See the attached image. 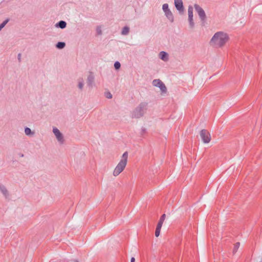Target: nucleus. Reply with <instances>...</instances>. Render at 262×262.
I'll return each mask as SVG.
<instances>
[{
  "instance_id": "obj_8",
  "label": "nucleus",
  "mask_w": 262,
  "mask_h": 262,
  "mask_svg": "<svg viewBox=\"0 0 262 262\" xmlns=\"http://www.w3.org/2000/svg\"><path fill=\"white\" fill-rule=\"evenodd\" d=\"M143 114V111L141 107L137 108L133 113V117L139 118Z\"/></svg>"
},
{
  "instance_id": "obj_3",
  "label": "nucleus",
  "mask_w": 262,
  "mask_h": 262,
  "mask_svg": "<svg viewBox=\"0 0 262 262\" xmlns=\"http://www.w3.org/2000/svg\"><path fill=\"white\" fill-rule=\"evenodd\" d=\"M200 134L202 140L204 143H208L210 141L211 136L208 130L203 129L200 132Z\"/></svg>"
},
{
  "instance_id": "obj_17",
  "label": "nucleus",
  "mask_w": 262,
  "mask_h": 262,
  "mask_svg": "<svg viewBox=\"0 0 262 262\" xmlns=\"http://www.w3.org/2000/svg\"><path fill=\"white\" fill-rule=\"evenodd\" d=\"M65 43L63 42H59L56 45V47L58 49H62L65 47Z\"/></svg>"
},
{
  "instance_id": "obj_2",
  "label": "nucleus",
  "mask_w": 262,
  "mask_h": 262,
  "mask_svg": "<svg viewBox=\"0 0 262 262\" xmlns=\"http://www.w3.org/2000/svg\"><path fill=\"white\" fill-rule=\"evenodd\" d=\"M128 153L125 152L122 156L121 159L114 168L113 174L114 177L119 176L125 169L127 162Z\"/></svg>"
},
{
  "instance_id": "obj_12",
  "label": "nucleus",
  "mask_w": 262,
  "mask_h": 262,
  "mask_svg": "<svg viewBox=\"0 0 262 262\" xmlns=\"http://www.w3.org/2000/svg\"><path fill=\"white\" fill-rule=\"evenodd\" d=\"M160 58L164 61H167L168 60V54L167 53L165 52H161L159 54Z\"/></svg>"
},
{
  "instance_id": "obj_21",
  "label": "nucleus",
  "mask_w": 262,
  "mask_h": 262,
  "mask_svg": "<svg viewBox=\"0 0 262 262\" xmlns=\"http://www.w3.org/2000/svg\"><path fill=\"white\" fill-rule=\"evenodd\" d=\"M120 63L118 61H116L114 64V67L116 69L118 70L120 68Z\"/></svg>"
},
{
  "instance_id": "obj_11",
  "label": "nucleus",
  "mask_w": 262,
  "mask_h": 262,
  "mask_svg": "<svg viewBox=\"0 0 262 262\" xmlns=\"http://www.w3.org/2000/svg\"><path fill=\"white\" fill-rule=\"evenodd\" d=\"M53 132L57 140L59 141H61L62 136L59 129H58L57 128H53Z\"/></svg>"
},
{
  "instance_id": "obj_23",
  "label": "nucleus",
  "mask_w": 262,
  "mask_h": 262,
  "mask_svg": "<svg viewBox=\"0 0 262 262\" xmlns=\"http://www.w3.org/2000/svg\"><path fill=\"white\" fill-rule=\"evenodd\" d=\"M162 227V224L158 223V225L157 226L156 229L161 230Z\"/></svg>"
},
{
  "instance_id": "obj_28",
  "label": "nucleus",
  "mask_w": 262,
  "mask_h": 262,
  "mask_svg": "<svg viewBox=\"0 0 262 262\" xmlns=\"http://www.w3.org/2000/svg\"><path fill=\"white\" fill-rule=\"evenodd\" d=\"M130 262H135V259L134 257H132L130 259Z\"/></svg>"
},
{
  "instance_id": "obj_16",
  "label": "nucleus",
  "mask_w": 262,
  "mask_h": 262,
  "mask_svg": "<svg viewBox=\"0 0 262 262\" xmlns=\"http://www.w3.org/2000/svg\"><path fill=\"white\" fill-rule=\"evenodd\" d=\"M25 133L26 135H33L34 134V133L32 132L30 128L27 127L25 129Z\"/></svg>"
},
{
  "instance_id": "obj_24",
  "label": "nucleus",
  "mask_w": 262,
  "mask_h": 262,
  "mask_svg": "<svg viewBox=\"0 0 262 262\" xmlns=\"http://www.w3.org/2000/svg\"><path fill=\"white\" fill-rule=\"evenodd\" d=\"M106 98L110 99V98H112V94L110 93H107L106 94Z\"/></svg>"
},
{
  "instance_id": "obj_9",
  "label": "nucleus",
  "mask_w": 262,
  "mask_h": 262,
  "mask_svg": "<svg viewBox=\"0 0 262 262\" xmlns=\"http://www.w3.org/2000/svg\"><path fill=\"white\" fill-rule=\"evenodd\" d=\"M0 191L5 198L9 196V192L5 185L0 183Z\"/></svg>"
},
{
  "instance_id": "obj_7",
  "label": "nucleus",
  "mask_w": 262,
  "mask_h": 262,
  "mask_svg": "<svg viewBox=\"0 0 262 262\" xmlns=\"http://www.w3.org/2000/svg\"><path fill=\"white\" fill-rule=\"evenodd\" d=\"M174 5L176 8L179 11H183L184 8L182 0H174Z\"/></svg>"
},
{
  "instance_id": "obj_26",
  "label": "nucleus",
  "mask_w": 262,
  "mask_h": 262,
  "mask_svg": "<svg viewBox=\"0 0 262 262\" xmlns=\"http://www.w3.org/2000/svg\"><path fill=\"white\" fill-rule=\"evenodd\" d=\"M165 220H163V219H160V220L159 221V223H160V224H162L163 225L164 222Z\"/></svg>"
},
{
  "instance_id": "obj_14",
  "label": "nucleus",
  "mask_w": 262,
  "mask_h": 262,
  "mask_svg": "<svg viewBox=\"0 0 262 262\" xmlns=\"http://www.w3.org/2000/svg\"><path fill=\"white\" fill-rule=\"evenodd\" d=\"M240 243L237 242L234 245L233 249V254L234 255L236 253L237 251H238V249H239L240 247Z\"/></svg>"
},
{
  "instance_id": "obj_18",
  "label": "nucleus",
  "mask_w": 262,
  "mask_h": 262,
  "mask_svg": "<svg viewBox=\"0 0 262 262\" xmlns=\"http://www.w3.org/2000/svg\"><path fill=\"white\" fill-rule=\"evenodd\" d=\"M129 32V28L127 27H125L123 28L122 34L123 35H126Z\"/></svg>"
},
{
  "instance_id": "obj_13",
  "label": "nucleus",
  "mask_w": 262,
  "mask_h": 262,
  "mask_svg": "<svg viewBox=\"0 0 262 262\" xmlns=\"http://www.w3.org/2000/svg\"><path fill=\"white\" fill-rule=\"evenodd\" d=\"M166 17L171 21H173V17L172 12L169 10L165 12Z\"/></svg>"
},
{
  "instance_id": "obj_6",
  "label": "nucleus",
  "mask_w": 262,
  "mask_h": 262,
  "mask_svg": "<svg viewBox=\"0 0 262 262\" xmlns=\"http://www.w3.org/2000/svg\"><path fill=\"white\" fill-rule=\"evenodd\" d=\"M188 20L191 27H193L194 24L193 22V8L191 6H189L188 9Z\"/></svg>"
},
{
  "instance_id": "obj_10",
  "label": "nucleus",
  "mask_w": 262,
  "mask_h": 262,
  "mask_svg": "<svg viewBox=\"0 0 262 262\" xmlns=\"http://www.w3.org/2000/svg\"><path fill=\"white\" fill-rule=\"evenodd\" d=\"M0 191L5 198L9 196V192L5 185L0 183Z\"/></svg>"
},
{
  "instance_id": "obj_22",
  "label": "nucleus",
  "mask_w": 262,
  "mask_h": 262,
  "mask_svg": "<svg viewBox=\"0 0 262 262\" xmlns=\"http://www.w3.org/2000/svg\"><path fill=\"white\" fill-rule=\"evenodd\" d=\"M160 231L161 230L160 229H156V231H155V236L156 237H159L160 234Z\"/></svg>"
},
{
  "instance_id": "obj_19",
  "label": "nucleus",
  "mask_w": 262,
  "mask_h": 262,
  "mask_svg": "<svg viewBox=\"0 0 262 262\" xmlns=\"http://www.w3.org/2000/svg\"><path fill=\"white\" fill-rule=\"evenodd\" d=\"M162 9L164 11V12L169 11V9H168V5L167 4H163L162 6Z\"/></svg>"
},
{
  "instance_id": "obj_4",
  "label": "nucleus",
  "mask_w": 262,
  "mask_h": 262,
  "mask_svg": "<svg viewBox=\"0 0 262 262\" xmlns=\"http://www.w3.org/2000/svg\"><path fill=\"white\" fill-rule=\"evenodd\" d=\"M152 84L156 87L160 89L162 92H166V88L165 84L159 79H155L152 81Z\"/></svg>"
},
{
  "instance_id": "obj_20",
  "label": "nucleus",
  "mask_w": 262,
  "mask_h": 262,
  "mask_svg": "<svg viewBox=\"0 0 262 262\" xmlns=\"http://www.w3.org/2000/svg\"><path fill=\"white\" fill-rule=\"evenodd\" d=\"M9 21V19H7L5 20L2 24L0 25V31L5 27V26L7 24Z\"/></svg>"
},
{
  "instance_id": "obj_27",
  "label": "nucleus",
  "mask_w": 262,
  "mask_h": 262,
  "mask_svg": "<svg viewBox=\"0 0 262 262\" xmlns=\"http://www.w3.org/2000/svg\"><path fill=\"white\" fill-rule=\"evenodd\" d=\"M161 219H163L164 220H165L166 218V215L165 214H163L160 217Z\"/></svg>"
},
{
  "instance_id": "obj_15",
  "label": "nucleus",
  "mask_w": 262,
  "mask_h": 262,
  "mask_svg": "<svg viewBox=\"0 0 262 262\" xmlns=\"http://www.w3.org/2000/svg\"><path fill=\"white\" fill-rule=\"evenodd\" d=\"M67 24L65 21L61 20L58 23V27L61 29H64L66 28Z\"/></svg>"
},
{
  "instance_id": "obj_25",
  "label": "nucleus",
  "mask_w": 262,
  "mask_h": 262,
  "mask_svg": "<svg viewBox=\"0 0 262 262\" xmlns=\"http://www.w3.org/2000/svg\"><path fill=\"white\" fill-rule=\"evenodd\" d=\"M83 86V84L82 82H80L78 84V87L79 89H82Z\"/></svg>"
},
{
  "instance_id": "obj_1",
  "label": "nucleus",
  "mask_w": 262,
  "mask_h": 262,
  "mask_svg": "<svg viewBox=\"0 0 262 262\" xmlns=\"http://www.w3.org/2000/svg\"><path fill=\"white\" fill-rule=\"evenodd\" d=\"M228 35L222 31L216 32L211 38L209 44L215 48H222L229 41Z\"/></svg>"
},
{
  "instance_id": "obj_5",
  "label": "nucleus",
  "mask_w": 262,
  "mask_h": 262,
  "mask_svg": "<svg viewBox=\"0 0 262 262\" xmlns=\"http://www.w3.org/2000/svg\"><path fill=\"white\" fill-rule=\"evenodd\" d=\"M194 8L195 9L196 11L197 12L198 14H199L200 17L202 20H204L205 18V13L204 11L203 10V9L200 7L198 5H194Z\"/></svg>"
}]
</instances>
